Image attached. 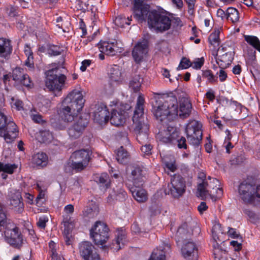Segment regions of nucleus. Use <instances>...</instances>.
<instances>
[{
  "mask_svg": "<svg viewBox=\"0 0 260 260\" xmlns=\"http://www.w3.org/2000/svg\"><path fill=\"white\" fill-rule=\"evenodd\" d=\"M189 235L187 224L186 223H183L178 228L177 231L175 236L176 242L178 243L179 242L185 240Z\"/></svg>",
  "mask_w": 260,
  "mask_h": 260,
  "instance_id": "nucleus-30",
  "label": "nucleus"
},
{
  "mask_svg": "<svg viewBox=\"0 0 260 260\" xmlns=\"http://www.w3.org/2000/svg\"><path fill=\"white\" fill-rule=\"evenodd\" d=\"M127 196L126 192L122 189H120L116 195V200L119 201H124Z\"/></svg>",
  "mask_w": 260,
  "mask_h": 260,
  "instance_id": "nucleus-61",
  "label": "nucleus"
},
{
  "mask_svg": "<svg viewBox=\"0 0 260 260\" xmlns=\"http://www.w3.org/2000/svg\"><path fill=\"white\" fill-rule=\"evenodd\" d=\"M5 230L6 241L13 248L20 249L23 243V239L19 228L13 223H9Z\"/></svg>",
  "mask_w": 260,
  "mask_h": 260,
  "instance_id": "nucleus-7",
  "label": "nucleus"
},
{
  "mask_svg": "<svg viewBox=\"0 0 260 260\" xmlns=\"http://www.w3.org/2000/svg\"><path fill=\"white\" fill-rule=\"evenodd\" d=\"M85 100L82 93L74 90L62 101L58 110L59 117L64 122H71L82 110Z\"/></svg>",
  "mask_w": 260,
  "mask_h": 260,
  "instance_id": "nucleus-2",
  "label": "nucleus"
},
{
  "mask_svg": "<svg viewBox=\"0 0 260 260\" xmlns=\"http://www.w3.org/2000/svg\"><path fill=\"white\" fill-rule=\"evenodd\" d=\"M108 75L112 82L119 83L122 80L121 70L120 67L117 65H113L111 67Z\"/></svg>",
  "mask_w": 260,
  "mask_h": 260,
  "instance_id": "nucleus-29",
  "label": "nucleus"
},
{
  "mask_svg": "<svg viewBox=\"0 0 260 260\" xmlns=\"http://www.w3.org/2000/svg\"><path fill=\"white\" fill-rule=\"evenodd\" d=\"M143 81V78H141L140 75H136L134 76L130 81L129 87L131 88L134 92H137L140 90Z\"/></svg>",
  "mask_w": 260,
  "mask_h": 260,
  "instance_id": "nucleus-38",
  "label": "nucleus"
},
{
  "mask_svg": "<svg viewBox=\"0 0 260 260\" xmlns=\"http://www.w3.org/2000/svg\"><path fill=\"white\" fill-rule=\"evenodd\" d=\"M84 260H101V258L99 254L94 250L86 257H85Z\"/></svg>",
  "mask_w": 260,
  "mask_h": 260,
  "instance_id": "nucleus-64",
  "label": "nucleus"
},
{
  "mask_svg": "<svg viewBox=\"0 0 260 260\" xmlns=\"http://www.w3.org/2000/svg\"><path fill=\"white\" fill-rule=\"evenodd\" d=\"M53 138L52 134L49 130H41L39 132L38 139L41 142L49 143L52 141Z\"/></svg>",
  "mask_w": 260,
  "mask_h": 260,
  "instance_id": "nucleus-40",
  "label": "nucleus"
},
{
  "mask_svg": "<svg viewBox=\"0 0 260 260\" xmlns=\"http://www.w3.org/2000/svg\"><path fill=\"white\" fill-rule=\"evenodd\" d=\"M74 211V206L72 204H69L67 206H66L64 208V214L63 215V220L62 222V224L63 225H64L65 223V220L66 219V217H68V219H69V223L74 225V223L73 220H72V215Z\"/></svg>",
  "mask_w": 260,
  "mask_h": 260,
  "instance_id": "nucleus-36",
  "label": "nucleus"
},
{
  "mask_svg": "<svg viewBox=\"0 0 260 260\" xmlns=\"http://www.w3.org/2000/svg\"><path fill=\"white\" fill-rule=\"evenodd\" d=\"M93 120L100 125L106 123L109 120V112L107 106L100 103L96 105L93 113Z\"/></svg>",
  "mask_w": 260,
  "mask_h": 260,
  "instance_id": "nucleus-16",
  "label": "nucleus"
},
{
  "mask_svg": "<svg viewBox=\"0 0 260 260\" xmlns=\"http://www.w3.org/2000/svg\"><path fill=\"white\" fill-rule=\"evenodd\" d=\"M152 148L153 146L151 144L145 143L142 144L141 150L144 156H149L152 154Z\"/></svg>",
  "mask_w": 260,
  "mask_h": 260,
  "instance_id": "nucleus-53",
  "label": "nucleus"
},
{
  "mask_svg": "<svg viewBox=\"0 0 260 260\" xmlns=\"http://www.w3.org/2000/svg\"><path fill=\"white\" fill-rule=\"evenodd\" d=\"M204 62V58H198L193 62L191 63V66L193 69H200L203 66Z\"/></svg>",
  "mask_w": 260,
  "mask_h": 260,
  "instance_id": "nucleus-62",
  "label": "nucleus"
},
{
  "mask_svg": "<svg viewBox=\"0 0 260 260\" xmlns=\"http://www.w3.org/2000/svg\"><path fill=\"white\" fill-rule=\"evenodd\" d=\"M229 108L231 112L234 111L239 112L241 111V105L237 102L231 101L230 104H229Z\"/></svg>",
  "mask_w": 260,
  "mask_h": 260,
  "instance_id": "nucleus-60",
  "label": "nucleus"
},
{
  "mask_svg": "<svg viewBox=\"0 0 260 260\" xmlns=\"http://www.w3.org/2000/svg\"><path fill=\"white\" fill-rule=\"evenodd\" d=\"M169 186L170 194L176 199L182 196L186 190L185 181L180 175H174L171 179V186Z\"/></svg>",
  "mask_w": 260,
  "mask_h": 260,
  "instance_id": "nucleus-11",
  "label": "nucleus"
},
{
  "mask_svg": "<svg viewBox=\"0 0 260 260\" xmlns=\"http://www.w3.org/2000/svg\"><path fill=\"white\" fill-rule=\"evenodd\" d=\"M202 77L207 80V82L213 84L217 80V77L214 76L211 70H207L202 71Z\"/></svg>",
  "mask_w": 260,
  "mask_h": 260,
  "instance_id": "nucleus-45",
  "label": "nucleus"
},
{
  "mask_svg": "<svg viewBox=\"0 0 260 260\" xmlns=\"http://www.w3.org/2000/svg\"><path fill=\"white\" fill-rule=\"evenodd\" d=\"M11 100L12 101L11 102L12 108H15L18 111L23 109V104L22 101L19 100H15L14 98H12Z\"/></svg>",
  "mask_w": 260,
  "mask_h": 260,
  "instance_id": "nucleus-58",
  "label": "nucleus"
},
{
  "mask_svg": "<svg viewBox=\"0 0 260 260\" xmlns=\"http://www.w3.org/2000/svg\"><path fill=\"white\" fill-rule=\"evenodd\" d=\"M98 46L100 51L107 55L114 56L117 52H120L117 47L116 42H100Z\"/></svg>",
  "mask_w": 260,
  "mask_h": 260,
  "instance_id": "nucleus-22",
  "label": "nucleus"
},
{
  "mask_svg": "<svg viewBox=\"0 0 260 260\" xmlns=\"http://www.w3.org/2000/svg\"><path fill=\"white\" fill-rule=\"evenodd\" d=\"M93 245L89 242H83L79 244V250L81 257L84 259L89 255L94 250Z\"/></svg>",
  "mask_w": 260,
  "mask_h": 260,
  "instance_id": "nucleus-31",
  "label": "nucleus"
},
{
  "mask_svg": "<svg viewBox=\"0 0 260 260\" xmlns=\"http://www.w3.org/2000/svg\"><path fill=\"white\" fill-rule=\"evenodd\" d=\"M132 19H129L128 17L127 18L123 16H119L117 17L115 20V24L119 27H123L125 24L129 25V21Z\"/></svg>",
  "mask_w": 260,
  "mask_h": 260,
  "instance_id": "nucleus-47",
  "label": "nucleus"
},
{
  "mask_svg": "<svg viewBox=\"0 0 260 260\" xmlns=\"http://www.w3.org/2000/svg\"><path fill=\"white\" fill-rule=\"evenodd\" d=\"M224 50H225V48L221 46L218 48L217 52V62L220 68L219 77L221 81H225L227 77V74L223 69L224 68H226L228 64L225 63V66H224L222 63L223 62L225 63L226 61L227 53H223Z\"/></svg>",
  "mask_w": 260,
  "mask_h": 260,
  "instance_id": "nucleus-21",
  "label": "nucleus"
},
{
  "mask_svg": "<svg viewBox=\"0 0 260 260\" xmlns=\"http://www.w3.org/2000/svg\"><path fill=\"white\" fill-rule=\"evenodd\" d=\"M72 160V167L73 169L76 170L77 171H81L84 170L88 165V164H84V162L78 161L77 160Z\"/></svg>",
  "mask_w": 260,
  "mask_h": 260,
  "instance_id": "nucleus-50",
  "label": "nucleus"
},
{
  "mask_svg": "<svg viewBox=\"0 0 260 260\" xmlns=\"http://www.w3.org/2000/svg\"><path fill=\"white\" fill-rule=\"evenodd\" d=\"M168 157H164L163 158V162H164L166 167L171 172H174L176 169L175 165V161L173 158L170 159L169 161Z\"/></svg>",
  "mask_w": 260,
  "mask_h": 260,
  "instance_id": "nucleus-49",
  "label": "nucleus"
},
{
  "mask_svg": "<svg viewBox=\"0 0 260 260\" xmlns=\"http://www.w3.org/2000/svg\"><path fill=\"white\" fill-rule=\"evenodd\" d=\"M9 197L10 205L18 213H22L24 210V204L21 192L19 190H13L9 192Z\"/></svg>",
  "mask_w": 260,
  "mask_h": 260,
  "instance_id": "nucleus-19",
  "label": "nucleus"
},
{
  "mask_svg": "<svg viewBox=\"0 0 260 260\" xmlns=\"http://www.w3.org/2000/svg\"><path fill=\"white\" fill-rule=\"evenodd\" d=\"M96 182L99 185L101 189L106 190L109 188L111 185V180L109 175L107 173H103L96 177Z\"/></svg>",
  "mask_w": 260,
  "mask_h": 260,
  "instance_id": "nucleus-33",
  "label": "nucleus"
},
{
  "mask_svg": "<svg viewBox=\"0 0 260 260\" xmlns=\"http://www.w3.org/2000/svg\"><path fill=\"white\" fill-rule=\"evenodd\" d=\"M202 125L197 120L190 121L186 126V133L188 141L193 145H199L202 140Z\"/></svg>",
  "mask_w": 260,
  "mask_h": 260,
  "instance_id": "nucleus-9",
  "label": "nucleus"
},
{
  "mask_svg": "<svg viewBox=\"0 0 260 260\" xmlns=\"http://www.w3.org/2000/svg\"><path fill=\"white\" fill-rule=\"evenodd\" d=\"M209 43L214 46H218L219 45V36L218 33L214 32L211 33L208 38Z\"/></svg>",
  "mask_w": 260,
  "mask_h": 260,
  "instance_id": "nucleus-52",
  "label": "nucleus"
},
{
  "mask_svg": "<svg viewBox=\"0 0 260 260\" xmlns=\"http://www.w3.org/2000/svg\"><path fill=\"white\" fill-rule=\"evenodd\" d=\"M212 237L215 241L218 244V242H220L219 248L216 250L215 254L219 256L220 260H226V250L223 246L225 245V241L223 240L222 237L224 234L221 229V225L219 223H215L212 229Z\"/></svg>",
  "mask_w": 260,
  "mask_h": 260,
  "instance_id": "nucleus-10",
  "label": "nucleus"
},
{
  "mask_svg": "<svg viewBox=\"0 0 260 260\" xmlns=\"http://www.w3.org/2000/svg\"><path fill=\"white\" fill-rule=\"evenodd\" d=\"M64 222V225H63V237L66 244L67 245H70L72 242L71 232L74 228V225L71 224V223H69L68 217H66Z\"/></svg>",
  "mask_w": 260,
  "mask_h": 260,
  "instance_id": "nucleus-28",
  "label": "nucleus"
},
{
  "mask_svg": "<svg viewBox=\"0 0 260 260\" xmlns=\"http://www.w3.org/2000/svg\"><path fill=\"white\" fill-rule=\"evenodd\" d=\"M116 237L109 247L113 251H118L124 246L125 242V235L123 232H118Z\"/></svg>",
  "mask_w": 260,
  "mask_h": 260,
  "instance_id": "nucleus-26",
  "label": "nucleus"
},
{
  "mask_svg": "<svg viewBox=\"0 0 260 260\" xmlns=\"http://www.w3.org/2000/svg\"><path fill=\"white\" fill-rule=\"evenodd\" d=\"M32 162L37 166L41 167H46L48 162V157L44 152H38L33 155L32 158Z\"/></svg>",
  "mask_w": 260,
  "mask_h": 260,
  "instance_id": "nucleus-27",
  "label": "nucleus"
},
{
  "mask_svg": "<svg viewBox=\"0 0 260 260\" xmlns=\"http://www.w3.org/2000/svg\"><path fill=\"white\" fill-rule=\"evenodd\" d=\"M229 18L233 23H236L239 21V13L238 10L235 8L229 7Z\"/></svg>",
  "mask_w": 260,
  "mask_h": 260,
  "instance_id": "nucleus-46",
  "label": "nucleus"
},
{
  "mask_svg": "<svg viewBox=\"0 0 260 260\" xmlns=\"http://www.w3.org/2000/svg\"><path fill=\"white\" fill-rule=\"evenodd\" d=\"M242 242L237 240V241L233 240L230 242V245L233 246L235 251H240L242 249Z\"/></svg>",
  "mask_w": 260,
  "mask_h": 260,
  "instance_id": "nucleus-63",
  "label": "nucleus"
},
{
  "mask_svg": "<svg viewBox=\"0 0 260 260\" xmlns=\"http://www.w3.org/2000/svg\"><path fill=\"white\" fill-rule=\"evenodd\" d=\"M148 50V42L143 39L139 41L135 46L132 55L135 62L137 63L141 62L144 56L147 53Z\"/></svg>",
  "mask_w": 260,
  "mask_h": 260,
  "instance_id": "nucleus-15",
  "label": "nucleus"
},
{
  "mask_svg": "<svg viewBox=\"0 0 260 260\" xmlns=\"http://www.w3.org/2000/svg\"><path fill=\"white\" fill-rule=\"evenodd\" d=\"M245 40L260 52V41L257 37L254 36H245Z\"/></svg>",
  "mask_w": 260,
  "mask_h": 260,
  "instance_id": "nucleus-41",
  "label": "nucleus"
},
{
  "mask_svg": "<svg viewBox=\"0 0 260 260\" xmlns=\"http://www.w3.org/2000/svg\"><path fill=\"white\" fill-rule=\"evenodd\" d=\"M181 253L185 258L190 257H196L198 255V249L196 244L192 241H184L181 248Z\"/></svg>",
  "mask_w": 260,
  "mask_h": 260,
  "instance_id": "nucleus-23",
  "label": "nucleus"
},
{
  "mask_svg": "<svg viewBox=\"0 0 260 260\" xmlns=\"http://www.w3.org/2000/svg\"><path fill=\"white\" fill-rule=\"evenodd\" d=\"M19 83L29 88H31L34 86V83L27 74L24 76L23 79Z\"/></svg>",
  "mask_w": 260,
  "mask_h": 260,
  "instance_id": "nucleus-56",
  "label": "nucleus"
},
{
  "mask_svg": "<svg viewBox=\"0 0 260 260\" xmlns=\"http://www.w3.org/2000/svg\"><path fill=\"white\" fill-rule=\"evenodd\" d=\"M191 66V63L189 59L183 57L177 68V70H182V69H186Z\"/></svg>",
  "mask_w": 260,
  "mask_h": 260,
  "instance_id": "nucleus-54",
  "label": "nucleus"
},
{
  "mask_svg": "<svg viewBox=\"0 0 260 260\" xmlns=\"http://www.w3.org/2000/svg\"><path fill=\"white\" fill-rule=\"evenodd\" d=\"M88 123L86 118L80 117L77 121L68 129V134L73 139L79 138Z\"/></svg>",
  "mask_w": 260,
  "mask_h": 260,
  "instance_id": "nucleus-17",
  "label": "nucleus"
},
{
  "mask_svg": "<svg viewBox=\"0 0 260 260\" xmlns=\"http://www.w3.org/2000/svg\"><path fill=\"white\" fill-rule=\"evenodd\" d=\"M99 213V209L97 206L94 204L90 206H86L83 211V215L84 217L88 218H93L96 216Z\"/></svg>",
  "mask_w": 260,
  "mask_h": 260,
  "instance_id": "nucleus-37",
  "label": "nucleus"
},
{
  "mask_svg": "<svg viewBox=\"0 0 260 260\" xmlns=\"http://www.w3.org/2000/svg\"><path fill=\"white\" fill-rule=\"evenodd\" d=\"M12 51L10 41L4 38H0V57L5 56V54H9Z\"/></svg>",
  "mask_w": 260,
  "mask_h": 260,
  "instance_id": "nucleus-34",
  "label": "nucleus"
},
{
  "mask_svg": "<svg viewBox=\"0 0 260 260\" xmlns=\"http://www.w3.org/2000/svg\"><path fill=\"white\" fill-rule=\"evenodd\" d=\"M254 185L242 183L239 187V192L242 200L247 203L254 201Z\"/></svg>",
  "mask_w": 260,
  "mask_h": 260,
  "instance_id": "nucleus-20",
  "label": "nucleus"
},
{
  "mask_svg": "<svg viewBox=\"0 0 260 260\" xmlns=\"http://www.w3.org/2000/svg\"><path fill=\"white\" fill-rule=\"evenodd\" d=\"M61 53L60 48L56 45H51L48 49V53L51 56H57Z\"/></svg>",
  "mask_w": 260,
  "mask_h": 260,
  "instance_id": "nucleus-55",
  "label": "nucleus"
},
{
  "mask_svg": "<svg viewBox=\"0 0 260 260\" xmlns=\"http://www.w3.org/2000/svg\"><path fill=\"white\" fill-rule=\"evenodd\" d=\"M134 187V188H129L132 192L133 196L136 200L139 203H143L147 200V192L145 189Z\"/></svg>",
  "mask_w": 260,
  "mask_h": 260,
  "instance_id": "nucleus-32",
  "label": "nucleus"
},
{
  "mask_svg": "<svg viewBox=\"0 0 260 260\" xmlns=\"http://www.w3.org/2000/svg\"><path fill=\"white\" fill-rule=\"evenodd\" d=\"M9 223H13L10 220L8 219L5 213L3 210L0 208V231L2 228L5 229Z\"/></svg>",
  "mask_w": 260,
  "mask_h": 260,
  "instance_id": "nucleus-44",
  "label": "nucleus"
},
{
  "mask_svg": "<svg viewBox=\"0 0 260 260\" xmlns=\"http://www.w3.org/2000/svg\"><path fill=\"white\" fill-rule=\"evenodd\" d=\"M128 152L121 146L117 151L116 159L120 164H124L128 157Z\"/></svg>",
  "mask_w": 260,
  "mask_h": 260,
  "instance_id": "nucleus-39",
  "label": "nucleus"
},
{
  "mask_svg": "<svg viewBox=\"0 0 260 260\" xmlns=\"http://www.w3.org/2000/svg\"><path fill=\"white\" fill-rule=\"evenodd\" d=\"M145 100L140 95L137 101V105L133 117L134 132L136 138L141 144L148 143L149 125L147 119L144 116V104Z\"/></svg>",
  "mask_w": 260,
  "mask_h": 260,
  "instance_id": "nucleus-3",
  "label": "nucleus"
},
{
  "mask_svg": "<svg viewBox=\"0 0 260 260\" xmlns=\"http://www.w3.org/2000/svg\"><path fill=\"white\" fill-rule=\"evenodd\" d=\"M46 75L45 85L47 88L53 91L56 96L60 95L67 80L66 76L61 73L59 67L46 71Z\"/></svg>",
  "mask_w": 260,
  "mask_h": 260,
  "instance_id": "nucleus-5",
  "label": "nucleus"
},
{
  "mask_svg": "<svg viewBox=\"0 0 260 260\" xmlns=\"http://www.w3.org/2000/svg\"><path fill=\"white\" fill-rule=\"evenodd\" d=\"M130 108L128 105H125V106L121 105L120 107H117L113 109L111 112L110 118V122L111 124L116 126L122 125L125 122V119L128 115L127 110Z\"/></svg>",
  "mask_w": 260,
  "mask_h": 260,
  "instance_id": "nucleus-13",
  "label": "nucleus"
},
{
  "mask_svg": "<svg viewBox=\"0 0 260 260\" xmlns=\"http://www.w3.org/2000/svg\"><path fill=\"white\" fill-rule=\"evenodd\" d=\"M198 193L202 198L206 197L213 193L212 190L209 189L207 185V180H203L202 182L198 185Z\"/></svg>",
  "mask_w": 260,
  "mask_h": 260,
  "instance_id": "nucleus-35",
  "label": "nucleus"
},
{
  "mask_svg": "<svg viewBox=\"0 0 260 260\" xmlns=\"http://www.w3.org/2000/svg\"><path fill=\"white\" fill-rule=\"evenodd\" d=\"M179 134V131L176 127L169 126L167 129L159 132L156 136V138L161 143L171 144L177 140Z\"/></svg>",
  "mask_w": 260,
  "mask_h": 260,
  "instance_id": "nucleus-12",
  "label": "nucleus"
},
{
  "mask_svg": "<svg viewBox=\"0 0 260 260\" xmlns=\"http://www.w3.org/2000/svg\"><path fill=\"white\" fill-rule=\"evenodd\" d=\"M132 10L134 17L139 21L147 20L149 27L157 32L169 30L171 26V18L156 10L150 11V6L144 3V0H133Z\"/></svg>",
  "mask_w": 260,
  "mask_h": 260,
  "instance_id": "nucleus-1",
  "label": "nucleus"
},
{
  "mask_svg": "<svg viewBox=\"0 0 260 260\" xmlns=\"http://www.w3.org/2000/svg\"><path fill=\"white\" fill-rule=\"evenodd\" d=\"M16 168L17 166L15 164H5L3 162H0V172H3L4 173L12 174L13 173L14 170Z\"/></svg>",
  "mask_w": 260,
  "mask_h": 260,
  "instance_id": "nucleus-43",
  "label": "nucleus"
},
{
  "mask_svg": "<svg viewBox=\"0 0 260 260\" xmlns=\"http://www.w3.org/2000/svg\"><path fill=\"white\" fill-rule=\"evenodd\" d=\"M109 230L108 226L101 221H96L90 230V235L94 243L98 246H102L106 243L109 238Z\"/></svg>",
  "mask_w": 260,
  "mask_h": 260,
  "instance_id": "nucleus-8",
  "label": "nucleus"
},
{
  "mask_svg": "<svg viewBox=\"0 0 260 260\" xmlns=\"http://www.w3.org/2000/svg\"><path fill=\"white\" fill-rule=\"evenodd\" d=\"M145 180L143 168L138 165H133L127 167L125 183L129 188L141 187Z\"/></svg>",
  "mask_w": 260,
  "mask_h": 260,
  "instance_id": "nucleus-6",
  "label": "nucleus"
},
{
  "mask_svg": "<svg viewBox=\"0 0 260 260\" xmlns=\"http://www.w3.org/2000/svg\"><path fill=\"white\" fill-rule=\"evenodd\" d=\"M208 179L209 181L207 180V185L209 189L212 190V189H214L215 187H216L219 181L216 178H211L210 176L208 177Z\"/></svg>",
  "mask_w": 260,
  "mask_h": 260,
  "instance_id": "nucleus-59",
  "label": "nucleus"
},
{
  "mask_svg": "<svg viewBox=\"0 0 260 260\" xmlns=\"http://www.w3.org/2000/svg\"><path fill=\"white\" fill-rule=\"evenodd\" d=\"M170 250L171 246L164 243L153 250L149 260H166V254Z\"/></svg>",
  "mask_w": 260,
  "mask_h": 260,
  "instance_id": "nucleus-24",
  "label": "nucleus"
},
{
  "mask_svg": "<svg viewBox=\"0 0 260 260\" xmlns=\"http://www.w3.org/2000/svg\"><path fill=\"white\" fill-rule=\"evenodd\" d=\"M67 122H64L63 121V122H62V121H60V120H52L51 121V125L56 130H63L64 129H65V128L66 127V126H67V124H66V123Z\"/></svg>",
  "mask_w": 260,
  "mask_h": 260,
  "instance_id": "nucleus-48",
  "label": "nucleus"
},
{
  "mask_svg": "<svg viewBox=\"0 0 260 260\" xmlns=\"http://www.w3.org/2000/svg\"><path fill=\"white\" fill-rule=\"evenodd\" d=\"M165 96V101L164 103H158L156 101L155 104H153V113L157 119L162 121L165 118L170 117L169 119L174 118L173 115L177 114L175 108L176 103V96L173 93L170 95L163 94Z\"/></svg>",
  "mask_w": 260,
  "mask_h": 260,
  "instance_id": "nucleus-4",
  "label": "nucleus"
},
{
  "mask_svg": "<svg viewBox=\"0 0 260 260\" xmlns=\"http://www.w3.org/2000/svg\"><path fill=\"white\" fill-rule=\"evenodd\" d=\"M91 154L92 152L88 149H81L73 152L71 156V159L84 162V164H88Z\"/></svg>",
  "mask_w": 260,
  "mask_h": 260,
  "instance_id": "nucleus-25",
  "label": "nucleus"
},
{
  "mask_svg": "<svg viewBox=\"0 0 260 260\" xmlns=\"http://www.w3.org/2000/svg\"><path fill=\"white\" fill-rule=\"evenodd\" d=\"M229 237L233 239H236L242 242V238L241 235L238 232L236 229L230 228L229 229Z\"/></svg>",
  "mask_w": 260,
  "mask_h": 260,
  "instance_id": "nucleus-57",
  "label": "nucleus"
},
{
  "mask_svg": "<svg viewBox=\"0 0 260 260\" xmlns=\"http://www.w3.org/2000/svg\"><path fill=\"white\" fill-rule=\"evenodd\" d=\"M26 74L24 73L23 69L20 67H17L13 71L12 78L13 80L17 82H20Z\"/></svg>",
  "mask_w": 260,
  "mask_h": 260,
  "instance_id": "nucleus-42",
  "label": "nucleus"
},
{
  "mask_svg": "<svg viewBox=\"0 0 260 260\" xmlns=\"http://www.w3.org/2000/svg\"><path fill=\"white\" fill-rule=\"evenodd\" d=\"M7 117L5 114L0 111V135L4 133V128L8 124Z\"/></svg>",
  "mask_w": 260,
  "mask_h": 260,
  "instance_id": "nucleus-51",
  "label": "nucleus"
},
{
  "mask_svg": "<svg viewBox=\"0 0 260 260\" xmlns=\"http://www.w3.org/2000/svg\"><path fill=\"white\" fill-rule=\"evenodd\" d=\"M4 133L0 137H3L7 143H12L18 136V129L13 121L8 122L4 128Z\"/></svg>",
  "mask_w": 260,
  "mask_h": 260,
  "instance_id": "nucleus-18",
  "label": "nucleus"
},
{
  "mask_svg": "<svg viewBox=\"0 0 260 260\" xmlns=\"http://www.w3.org/2000/svg\"><path fill=\"white\" fill-rule=\"evenodd\" d=\"M179 108L178 109L177 99L176 98V103L174 105L175 106L177 114L173 115L174 118L178 116L182 118L188 117L192 110V105L190 100L188 98L182 96L179 99Z\"/></svg>",
  "mask_w": 260,
  "mask_h": 260,
  "instance_id": "nucleus-14",
  "label": "nucleus"
}]
</instances>
